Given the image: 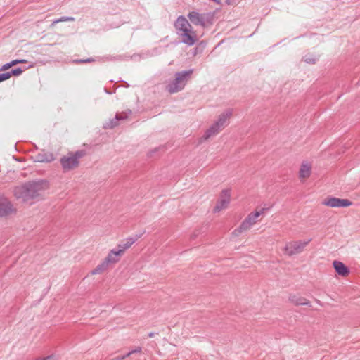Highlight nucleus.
I'll use <instances>...</instances> for the list:
<instances>
[{"instance_id":"22","label":"nucleus","mask_w":360,"mask_h":360,"mask_svg":"<svg viewBox=\"0 0 360 360\" xmlns=\"http://www.w3.org/2000/svg\"><path fill=\"white\" fill-rule=\"evenodd\" d=\"M188 75L187 73L178 74L176 77V80L177 83H181L184 80L186 77Z\"/></svg>"},{"instance_id":"31","label":"nucleus","mask_w":360,"mask_h":360,"mask_svg":"<svg viewBox=\"0 0 360 360\" xmlns=\"http://www.w3.org/2000/svg\"><path fill=\"white\" fill-rule=\"evenodd\" d=\"M153 333H151L149 334V337H153Z\"/></svg>"},{"instance_id":"20","label":"nucleus","mask_w":360,"mask_h":360,"mask_svg":"<svg viewBox=\"0 0 360 360\" xmlns=\"http://www.w3.org/2000/svg\"><path fill=\"white\" fill-rule=\"evenodd\" d=\"M108 266V264L105 262V260H103L94 269L91 271V274L92 275L101 274L105 270H107Z\"/></svg>"},{"instance_id":"1","label":"nucleus","mask_w":360,"mask_h":360,"mask_svg":"<svg viewBox=\"0 0 360 360\" xmlns=\"http://www.w3.org/2000/svg\"><path fill=\"white\" fill-rule=\"evenodd\" d=\"M46 180L30 181L14 188V195L24 202L29 201L40 196L44 191L49 188Z\"/></svg>"},{"instance_id":"17","label":"nucleus","mask_w":360,"mask_h":360,"mask_svg":"<svg viewBox=\"0 0 360 360\" xmlns=\"http://www.w3.org/2000/svg\"><path fill=\"white\" fill-rule=\"evenodd\" d=\"M54 160V156L51 153L41 151L35 155V161L39 162H51Z\"/></svg>"},{"instance_id":"13","label":"nucleus","mask_w":360,"mask_h":360,"mask_svg":"<svg viewBox=\"0 0 360 360\" xmlns=\"http://www.w3.org/2000/svg\"><path fill=\"white\" fill-rule=\"evenodd\" d=\"M128 114L126 112H123L121 113H117L115 115V117L111 120L110 122H106L104 124V128L105 129H112L118 124L119 120H123L128 117Z\"/></svg>"},{"instance_id":"14","label":"nucleus","mask_w":360,"mask_h":360,"mask_svg":"<svg viewBox=\"0 0 360 360\" xmlns=\"http://www.w3.org/2000/svg\"><path fill=\"white\" fill-rule=\"evenodd\" d=\"M335 271L341 276L345 277L349 275V269L341 262L334 261L333 263Z\"/></svg>"},{"instance_id":"32","label":"nucleus","mask_w":360,"mask_h":360,"mask_svg":"<svg viewBox=\"0 0 360 360\" xmlns=\"http://www.w3.org/2000/svg\"><path fill=\"white\" fill-rule=\"evenodd\" d=\"M106 92L108 93V94H111L112 91H108Z\"/></svg>"},{"instance_id":"12","label":"nucleus","mask_w":360,"mask_h":360,"mask_svg":"<svg viewBox=\"0 0 360 360\" xmlns=\"http://www.w3.org/2000/svg\"><path fill=\"white\" fill-rule=\"evenodd\" d=\"M140 237L141 236H136L135 237H130L123 240L117 245L118 250L121 251V253L123 255L125 250L129 249Z\"/></svg>"},{"instance_id":"2","label":"nucleus","mask_w":360,"mask_h":360,"mask_svg":"<svg viewBox=\"0 0 360 360\" xmlns=\"http://www.w3.org/2000/svg\"><path fill=\"white\" fill-rule=\"evenodd\" d=\"M86 153L83 150L75 152H69L67 155L63 156L60 162L64 172H68L77 168L79 165V160L85 155Z\"/></svg>"},{"instance_id":"3","label":"nucleus","mask_w":360,"mask_h":360,"mask_svg":"<svg viewBox=\"0 0 360 360\" xmlns=\"http://www.w3.org/2000/svg\"><path fill=\"white\" fill-rule=\"evenodd\" d=\"M265 210V208H262L259 211H256L255 212H251L249 214L245 220L241 223L240 226L233 231V234L236 236H238L241 233L250 229V228L257 223V218L264 213Z\"/></svg>"},{"instance_id":"4","label":"nucleus","mask_w":360,"mask_h":360,"mask_svg":"<svg viewBox=\"0 0 360 360\" xmlns=\"http://www.w3.org/2000/svg\"><path fill=\"white\" fill-rule=\"evenodd\" d=\"M311 240V239H309L307 240H296L288 243L284 248L285 252L288 256L299 254L304 250Z\"/></svg>"},{"instance_id":"10","label":"nucleus","mask_w":360,"mask_h":360,"mask_svg":"<svg viewBox=\"0 0 360 360\" xmlns=\"http://www.w3.org/2000/svg\"><path fill=\"white\" fill-rule=\"evenodd\" d=\"M122 255H123L121 253V251H119L118 250H112L109 252L104 260L109 266L110 264L118 262Z\"/></svg>"},{"instance_id":"8","label":"nucleus","mask_w":360,"mask_h":360,"mask_svg":"<svg viewBox=\"0 0 360 360\" xmlns=\"http://www.w3.org/2000/svg\"><path fill=\"white\" fill-rule=\"evenodd\" d=\"M233 110L231 109H227L219 115V117L216 122L215 125L219 127L221 129H223L229 123V119L232 116Z\"/></svg>"},{"instance_id":"25","label":"nucleus","mask_w":360,"mask_h":360,"mask_svg":"<svg viewBox=\"0 0 360 360\" xmlns=\"http://www.w3.org/2000/svg\"><path fill=\"white\" fill-rule=\"evenodd\" d=\"M12 66L11 65V63H6V64H4L2 68H1V70H8L9 68H11Z\"/></svg>"},{"instance_id":"21","label":"nucleus","mask_w":360,"mask_h":360,"mask_svg":"<svg viewBox=\"0 0 360 360\" xmlns=\"http://www.w3.org/2000/svg\"><path fill=\"white\" fill-rule=\"evenodd\" d=\"M188 18L190 19V20L195 24V25H198L200 23H201L202 22V17L200 15V14L197 12H191L189 14H188Z\"/></svg>"},{"instance_id":"16","label":"nucleus","mask_w":360,"mask_h":360,"mask_svg":"<svg viewBox=\"0 0 360 360\" xmlns=\"http://www.w3.org/2000/svg\"><path fill=\"white\" fill-rule=\"evenodd\" d=\"M288 300L290 302L295 305L310 306V302L309 300L295 294H290L288 297Z\"/></svg>"},{"instance_id":"9","label":"nucleus","mask_w":360,"mask_h":360,"mask_svg":"<svg viewBox=\"0 0 360 360\" xmlns=\"http://www.w3.org/2000/svg\"><path fill=\"white\" fill-rule=\"evenodd\" d=\"M181 35L183 42L190 46L194 44L198 39V36L192 27L188 31L183 32Z\"/></svg>"},{"instance_id":"18","label":"nucleus","mask_w":360,"mask_h":360,"mask_svg":"<svg viewBox=\"0 0 360 360\" xmlns=\"http://www.w3.org/2000/svg\"><path fill=\"white\" fill-rule=\"evenodd\" d=\"M311 174V165L307 162H303L299 171V176L301 179L308 178Z\"/></svg>"},{"instance_id":"15","label":"nucleus","mask_w":360,"mask_h":360,"mask_svg":"<svg viewBox=\"0 0 360 360\" xmlns=\"http://www.w3.org/2000/svg\"><path fill=\"white\" fill-rule=\"evenodd\" d=\"M175 27L181 32L188 31V29L191 28V25L189 24L186 18L183 16L178 18L175 22Z\"/></svg>"},{"instance_id":"24","label":"nucleus","mask_w":360,"mask_h":360,"mask_svg":"<svg viewBox=\"0 0 360 360\" xmlns=\"http://www.w3.org/2000/svg\"><path fill=\"white\" fill-rule=\"evenodd\" d=\"M141 347H137L136 349H134V350H131V352H128L127 354V356L129 357L132 354H134V353H139L141 352Z\"/></svg>"},{"instance_id":"7","label":"nucleus","mask_w":360,"mask_h":360,"mask_svg":"<svg viewBox=\"0 0 360 360\" xmlns=\"http://www.w3.org/2000/svg\"><path fill=\"white\" fill-rule=\"evenodd\" d=\"M323 204L330 207H345L350 206L352 202L347 199L331 197L325 200Z\"/></svg>"},{"instance_id":"6","label":"nucleus","mask_w":360,"mask_h":360,"mask_svg":"<svg viewBox=\"0 0 360 360\" xmlns=\"http://www.w3.org/2000/svg\"><path fill=\"white\" fill-rule=\"evenodd\" d=\"M230 200H231L230 190H228V189L223 190L220 195V198L214 208V212H219L221 210L226 208L230 203Z\"/></svg>"},{"instance_id":"29","label":"nucleus","mask_w":360,"mask_h":360,"mask_svg":"<svg viewBox=\"0 0 360 360\" xmlns=\"http://www.w3.org/2000/svg\"><path fill=\"white\" fill-rule=\"evenodd\" d=\"M17 64H18V60H14L11 62V65L12 67Z\"/></svg>"},{"instance_id":"5","label":"nucleus","mask_w":360,"mask_h":360,"mask_svg":"<svg viewBox=\"0 0 360 360\" xmlns=\"http://www.w3.org/2000/svg\"><path fill=\"white\" fill-rule=\"evenodd\" d=\"M16 212L13 203L3 194L0 193V218L8 217Z\"/></svg>"},{"instance_id":"27","label":"nucleus","mask_w":360,"mask_h":360,"mask_svg":"<svg viewBox=\"0 0 360 360\" xmlns=\"http://www.w3.org/2000/svg\"><path fill=\"white\" fill-rule=\"evenodd\" d=\"M51 359H52V356H48L44 357V358H38L36 360H51Z\"/></svg>"},{"instance_id":"19","label":"nucleus","mask_w":360,"mask_h":360,"mask_svg":"<svg viewBox=\"0 0 360 360\" xmlns=\"http://www.w3.org/2000/svg\"><path fill=\"white\" fill-rule=\"evenodd\" d=\"M22 72V70L20 68H17L13 70L11 72H6L0 74V82L5 81L9 79L11 77V75L15 76L20 75Z\"/></svg>"},{"instance_id":"28","label":"nucleus","mask_w":360,"mask_h":360,"mask_svg":"<svg viewBox=\"0 0 360 360\" xmlns=\"http://www.w3.org/2000/svg\"><path fill=\"white\" fill-rule=\"evenodd\" d=\"M305 61L308 62V63H314L315 61H316V59L315 58H312V59H310V58H305Z\"/></svg>"},{"instance_id":"23","label":"nucleus","mask_w":360,"mask_h":360,"mask_svg":"<svg viewBox=\"0 0 360 360\" xmlns=\"http://www.w3.org/2000/svg\"><path fill=\"white\" fill-rule=\"evenodd\" d=\"M74 20H75V19L72 17L62 18H60L59 20H57L54 21L53 24L58 23L59 22L74 21Z\"/></svg>"},{"instance_id":"30","label":"nucleus","mask_w":360,"mask_h":360,"mask_svg":"<svg viewBox=\"0 0 360 360\" xmlns=\"http://www.w3.org/2000/svg\"><path fill=\"white\" fill-rule=\"evenodd\" d=\"M27 63L26 60H24V59L18 60V63Z\"/></svg>"},{"instance_id":"26","label":"nucleus","mask_w":360,"mask_h":360,"mask_svg":"<svg viewBox=\"0 0 360 360\" xmlns=\"http://www.w3.org/2000/svg\"><path fill=\"white\" fill-rule=\"evenodd\" d=\"M127 354L125 355H123V356H117V357H115V358H112V359L110 360H124L125 358H127Z\"/></svg>"},{"instance_id":"11","label":"nucleus","mask_w":360,"mask_h":360,"mask_svg":"<svg viewBox=\"0 0 360 360\" xmlns=\"http://www.w3.org/2000/svg\"><path fill=\"white\" fill-rule=\"evenodd\" d=\"M222 129L215 125L214 122L205 132L204 135L200 139V143L207 140L212 136H214L219 133Z\"/></svg>"}]
</instances>
